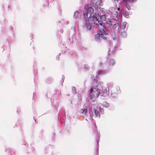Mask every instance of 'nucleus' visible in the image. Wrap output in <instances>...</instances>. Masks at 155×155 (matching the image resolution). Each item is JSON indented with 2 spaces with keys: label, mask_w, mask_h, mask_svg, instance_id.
Wrapping results in <instances>:
<instances>
[{
  "label": "nucleus",
  "mask_w": 155,
  "mask_h": 155,
  "mask_svg": "<svg viewBox=\"0 0 155 155\" xmlns=\"http://www.w3.org/2000/svg\"><path fill=\"white\" fill-rule=\"evenodd\" d=\"M90 91L91 94V102H94V101L93 99V97L98 98L100 94L101 90L98 88L97 84H96L91 87Z\"/></svg>",
  "instance_id": "1"
},
{
  "label": "nucleus",
  "mask_w": 155,
  "mask_h": 155,
  "mask_svg": "<svg viewBox=\"0 0 155 155\" xmlns=\"http://www.w3.org/2000/svg\"><path fill=\"white\" fill-rule=\"evenodd\" d=\"M99 24V21L97 18L92 16L91 17V15H90L88 17H87L85 20V24L87 28L89 30L91 29L92 24L98 25Z\"/></svg>",
  "instance_id": "2"
},
{
  "label": "nucleus",
  "mask_w": 155,
  "mask_h": 155,
  "mask_svg": "<svg viewBox=\"0 0 155 155\" xmlns=\"http://www.w3.org/2000/svg\"><path fill=\"white\" fill-rule=\"evenodd\" d=\"M91 107L89 113L91 116L92 115V118L100 117V114L98 112L100 109L98 107V104L97 102L94 103H91Z\"/></svg>",
  "instance_id": "3"
},
{
  "label": "nucleus",
  "mask_w": 155,
  "mask_h": 155,
  "mask_svg": "<svg viewBox=\"0 0 155 155\" xmlns=\"http://www.w3.org/2000/svg\"><path fill=\"white\" fill-rule=\"evenodd\" d=\"M106 28V27L103 25V28L101 29L97 34L95 35V38L96 40L101 41L106 39L108 34L105 31Z\"/></svg>",
  "instance_id": "4"
},
{
  "label": "nucleus",
  "mask_w": 155,
  "mask_h": 155,
  "mask_svg": "<svg viewBox=\"0 0 155 155\" xmlns=\"http://www.w3.org/2000/svg\"><path fill=\"white\" fill-rule=\"evenodd\" d=\"M136 0H122L123 2L125 4V7L127 9V10L125 9L124 12L123 13L125 15H126L128 11L129 10V8L130 7L129 5H132L133 3Z\"/></svg>",
  "instance_id": "5"
},
{
  "label": "nucleus",
  "mask_w": 155,
  "mask_h": 155,
  "mask_svg": "<svg viewBox=\"0 0 155 155\" xmlns=\"http://www.w3.org/2000/svg\"><path fill=\"white\" fill-rule=\"evenodd\" d=\"M86 11L87 12L86 13V18L88 17V13H89L90 15L93 13L94 12V10L92 7H88L86 8Z\"/></svg>",
  "instance_id": "6"
},
{
  "label": "nucleus",
  "mask_w": 155,
  "mask_h": 155,
  "mask_svg": "<svg viewBox=\"0 0 155 155\" xmlns=\"http://www.w3.org/2000/svg\"><path fill=\"white\" fill-rule=\"evenodd\" d=\"M110 28L112 30H118L119 29V25L118 23H114L113 25H110Z\"/></svg>",
  "instance_id": "7"
},
{
  "label": "nucleus",
  "mask_w": 155,
  "mask_h": 155,
  "mask_svg": "<svg viewBox=\"0 0 155 155\" xmlns=\"http://www.w3.org/2000/svg\"><path fill=\"white\" fill-rule=\"evenodd\" d=\"M95 8L96 9H97V12H96L93 15L92 17H94L96 18H97L98 16H99V15H100V13L99 12V10H101V8H99L98 9V6L95 4Z\"/></svg>",
  "instance_id": "8"
},
{
  "label": "nucleus",
  "mask_w": 155,
  "mask_h": 155,
  "mask_svg": "<svg viewBox=\"0 0 155 155\" xmlns=\"http://www.w3.org/2000/svg\"><path fill=\"white\" fill-rule=\"evenodd\" d=\"M114 21L116 22L117 21L113 19H109L107 21L106 23L109 25V26H110L114 24L115 23V22Z\"/></svg>",
  "instance_id": "9"
},
{
  "label": "nucleus",
  "mask_w": 155,
  "mask_h": 155,
  "mask_svg": "<svg viewBox=\"0 0 155 155\" xmlns=\"http://www.w3.org/2000/svg\"><path fill=\"white\" fill-rule=\"evenodd\" d=\"M115 62L113 59H110L109 61V66H113L115 64Z\"/></svg>",
  "instance_id": "10"
},
{
  "label": "nucleus",
  "mask_w": 155,
  "mask_h": 155,
  "mask_svg": "<svg viewBox=\"0 0 155 155\" xmlns=\"http://www.w3.org/2000/svg\"><path fill=\"white\" fill-rule=\"evenodd\" d=\"M100 18L102 21H105L106 19V17L105 15L100 16Z\"/></svg>",
  "instance_id": "11"
},
{
  "label": "nucleus",
  "mask_w": 155,
  "mask_h": 155,
  "mask_svg": "<svg viewBox=\"0 0 155 155\" xmlns=\"http://www.w3.org/2000/svg\"><path fill=\"white\" fill-rule=\"evenodd\" d=\"M81 112L84 115H87V109H81Z\"/></svg>",
  "instance_id": "12"
},
{
  "label": "nucleus",
  "mask_w": 155,
  "mask_h": 155,
  "mask_svg": "<svg viewBox=\"0 0 155 155\" xmlns=\"http://www.w3.org/2000/svg\"><path fill=\"white\" fill-rule=\"evenodd\" d=\"M103 105L105 106L106 107H107L109 105V104L107 103L106 102H104L103 103Z\"/></svg>",
  "instance_id": "13"
},
{
  "label": "nucleus",
  "mask_w": 155,
  "mask_h": 155,
  "mask_svg": "<svg viewBox=\"0 0 155 155\" xmlns=\"http://www.w3.org/2000/svg\"><path fill=\"white\" fill-rule=\"evenodd\" d=\"M92 4H94V6H93V5H92V6H93V7H94V8H95V4H96V2H93V3Z\"/></svg>",
  "instance_id": "14"
},
{
  "label": "nucleus",
  "mask_w": 155,
  "mask_h": 155,
  "mask_svg": "<svg viewBox=\"0 0 155 155\" xmlns=\"http://www.w3.org/2000/svg\"><path fill=\"white\" fill-rule=\"evenodd\" d=\"M121 35H126V33L125 32H123L121 33Z\"/></svg>",
  "instance_id": "15"
},
{
  "label": "nucleus",
  "mask_w": 155,
  "mask_h": 155,
  "mask_svg": "<svg viewBox=\"0 0 155 155\" xmlns=\"http://www.w3.org/2000/svg\"><path fill=\"white\" fill-rule=\"evenodd\" d=\"M117 10L118 11H120V7H117Z\"/></svg>",
  "instance_id": "16"
},
{
  "label": "nucleus",
  "mask_w": 155,
  "mask_h": 155,
  "mask_svg": "<svg viewBox=\"0 0 155 155\" xmlns=\"http://www.w3.org/2000/svg\"><path fill=\"white\" fill-rule=\"evenodd\" d=\"M99 24H100V25H102V22H100L99 21Z\"/></svg>",
  "instance_id": "17"
},
{
  "label": "nucleus",
  "mask_w": 155,
  "mask_h": 155,
  "mask_svg": "<svg viewBox=\"0 0 155 155\" xmlns=\"http://www.w3.org/2000/svg\"><path fill=\"white\" fill-rule=\"evenodd\" d=\"M102 63H101V66H102Z\"/></svg>",
  "instance_id": "18"
},
{
  "label": "nucleus",
  "mask_w": 155,
  "mask_h": 155,
  "mask_svg": "<svg viewBox=\"0 0 155 155\" xmlns=\"http://www.w3.org/2000/svg\"><path fill=\"white\" fill-rule=\"evenodd\" d=\"M71 103H72L71 101Z\"/></svg>",
  "instance_id": "19"
}]
</instances>
